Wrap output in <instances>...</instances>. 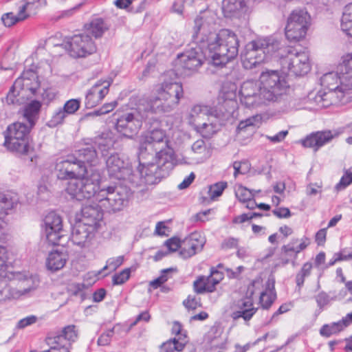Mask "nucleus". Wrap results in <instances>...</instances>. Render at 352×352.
<instances>
[{
	"label": "nucleus",
	"mask_w": 352,
	"mask_h": 352,
	"mask_svg": "<svg viewBox=\"0 0 352 352\" xmlns=\"http://www.w3.org/2000/svg\"><path fill=\"white\" fill-rule=\"evenodd\" d=\"M201 19L195 20V26L192 40L196 45L177 56L175 70L168 71L166 76H189L208 59L209 64L217 70L226 69L220 74L226 76L229 72L227 64L239 54V40L237 35L229 29L218 32L205 30L199 23Z\"/></svg>",
	"instance_id": "1"
},
{
	"label": "nucleus",
	"mask_w": 352,
	"mask_h": 352,
	"mask_svg": "<svg viewBox=\"0 0 352 352\" xmlns=\"http://www.w3.org/2000/svg\"><path fill=\"white\" fill-rule=\"evenodd\" d=\"M149 124L156 127L148 129L140 142L138 161L146 167V179L149 184H158L167 177L174 168L173 155L166 151L168 140L164 130L153 120Z\"/></svg>",
	"instance_id": "2"
},
{
	"label": "nucleus",
	"mask_w": 352,
	"mask_h": 352,
	"mask_svg": "<svg viewBox=\"0 0 352 352\" xmlns=\"http://www.w3.org/2000/svg\"><path fill=\"white\" fill-rule=\"evenodd\" d=\"M259 81V91L262 98L267 101L283 102L284 108L291 106L292 97L287 94L289 85L285 76L278 70L263 72Z\"/></svg>",
	"instance_id": "3"
},
{
	"label": "nucleus",
	"mask_w": 352,
	"mask_h": 352,
	"mask_svg": "<svg viewBox=\"0 0 352 352\" xmlns=\"http://www.w3.org/2000/svg\"><path fill=\"white\" fill-rule=\"evenodd\" d=\"M148 109L147 105H140L136 109L122 113L121 115H115V129L122 136L132 139L138 133L143 121L146 124H150L153 120L158 124V118L154 114L148 113Z\"/></svg>",
	"instance_id": "4"
},
{
	"label": "nucleus",
	"mask_w": 352,
	"mask_h": 352,
	"mask_svg": "<svg viewBox=\"0 0 352 352\" xmlns=\"http://www.w3.org/2000/svg\"><path fill=\"white\" fill-rule=\"evenodd\" d=\"M32 128L29 124L20 122L9 125L5 132L4 145L12 152L29 155L30 161L36 163L37 156L30 145V133Z\"/></svg>",
	"instance_id": "5"
},
{
	"label": "nucleus",
	"mask_w": 352,
	"mask_h": 352,
	"mask_svg": "<svg viewBox=\"0 0 352 352\" xmlns=\"http://www.w3.org/2000/svg\"><path fill=\"white\" fill-rule=\"evenodd\" d=\"M107 169L110 177L119 180H126L135 186L149 184L146 179V167L140 166L134 172L128 161H124L117 153L111 155L106 161Z\"/></svg>",
	"instance_id": "6"
},
{
	"label": "nucleus",
	"mask_w": 352,
	"mask_h": 352,
	"mask_svg": "<svg viewBox=\"0 0 352 352\" xmlns=\"http://www.w3.org/2000/svg\"><path fill=\"white\" fill-rule=\"evenodd\" d=\"M183 96L184 90L181 82L164 79L159 96L147 103L146 105L149 108L148 112L154 116L160 112H170L179 104Z\"/></svg>",
	"instance_id": "7"
},
{
	"label": "nucleus",
	"mask_w": 352,
	"mask_h": 352,
	"mask_svg": "<svg viewBox=\"0 0 352 352\" xmlns=\"http://www.w3.org/2000/svg\"><path fill=\"white\" fill-rule=\"evenodd\" d=\"M280 43L273 37L259 38L247 43L241 52L245 67H256L265 60V55H273Z\"/></svg>",
	"instance_id": "8"
},
{
	"label": "nucleus",
	"mask_w": 352,
	"mask_h": 352,
	"mask_svg": "<svg viewBox=\"0 0 352 352\" xmlns=\"http://www.w3.org/2000/svg\"><path fill=\"white\" fill-rule=\"evenodd\" d=\"M276 53V56L280 59L283 73L301 76L307 74L311 69L309 53L307 51H298L296 48H281L279 46V50Z\"/></svg>",
	"instance_id": "9"
},
{
	"label": "nucleus",
	"mask_w": 352,
	"mask_h": 352,
	"mask_svg": "<svg viewBox=\"0 0 352 352\" xmlns=\"http://www.w3.org/2000/svg\"><path fill=\"white\" fill-rule=\"evenodd\" d=\"M98 194V202L109 213L122 210L126 206L131 190L120 185H105Z\"/></svg>",
	"instance_id": "10"
},
{
	"label": "nucleus",
	"mask_w": 352,
	"mask_h": 352,
	"mask_svg": "<svg viewBox=\"0 0 352 352\" xmlns=\"http://www.w3.org/2000/svg\"><path fill=\"white\" fill-rule=\"evenodd\" d=\"M99 179L91 177H82L72 180L67 183L66 192L72 199L82 201L94 197L98 201V194L105 186Z\"/></svg>",
	"instance_id": "11"
},
{
	"label": "nucleus",
	"mask_w": 352,
	"mask_h": 352,
	"mask_svg": "<svg viewBox=\"0 0 352 352\" xmlns=\"http://www.w3.org/2000/svg\"><path fill=\"white\" fill-rule=\"evenodd\" d=\"M311 24V16L306 9H295L289 15L285 28V36L290 42L303 38Z\"/></svg>",
	"instance_id": "12"
},
{
	"label": "nucleus",
	"mask_w": 352,
	"mask_h": 352,
	"mask_svg": "<svg viewBox=\"0 0 352 352\" xmlns=\"http://www.w3.org/2000/svg\"><path fill=\"white\" fill-rule=\"evenodd\" d=\"M58 45L65 48L73 58L86 57L96 51V47L91 36L85 34L67 37Z\"/></svg>",
	"instance_id": "13"
},
{
	"label": "nucleus",
	"mask_w": 352,
	"mask_h": 352,
	"mask_svg": "<svg viewBox=\"0 0 352 352\" xmlns=\"http://www.w3.org/2000/svg\"><path fill=\"white\" fill-rule=\"evenodd\" d=\"M55 172L58 179H72L83 177L87 170L79 165L76 159L72 155L67 156L66 160L58 162L55 166Z\"/></svg>",
	"instance_id": "14"
},
{
	"label": "nucleus",
	"mask_w": 352,
	"mask_h": 352,
	"mask_svg": "<svg viewBox=\"0 0 352 352\" xmlns=\"http://www.w3.org/2000/svg\"><path fill=\"white\" fill-rule=\"evenodd\" d=\"M46 240L52 245H59L64 236L63 221L60 215L54 211L50 212L43 219Z\"/></svg>",
	"instance_id": "15"
},
{
	"label": "nucleus",
	"mask_w": 352,
	"mask_h": 352,
	"mask_svg": "<svg viewBox=\"0 0 352 352\" xmlns=\"http://www.w3.org/2000/svg\"><path fill=\"white\" fill-rule=\"evenodd\" d=\"M104 210L100 204L91 203L85 204L81 208L80 222L89 226L92 230H98L103 221Z\"/></svg>",
	"instance_id": "16"
},
{
	"label": "nucleus",
	"mask_w": 352,
	"mask_h": 352,
	"mask_svg": "<svg viewBox=\"0 0 352 352\" xmlns=\"http://www.w3.org/2000/svg\"><path fill=\"white\" fill-rule=\"evenodd\" d=\"M342 133V129L318 131L311 133L300 142L304 147L311 148L314 151H317L320 147L330 142L334 138L338 137Z\"/></svg>",
	"instance_id": "17"
},
{
	"label": "nucleus",
	"mask_w": 352,
	"mask_h": 352,
	"mask_svg": "<svg viewBox=\"0 0 352 352\" xmlns=\"http://www.w3.org/2000/svg\"><path fill=\"white\" fill-rule=\"evenodd\" d=\"M96 232V230H91L89 226L86 224L76 220L74 224H71L69 239L74 244L80 248L88 247Z\"/></svg>",
	"instance_id": "18"
},
{
	"label": "nucleus",
	"mask_w": 352,
	"mask_h": 352,
	"mask_svg": "<svg viewBox=\"0 0 352 352\" xmlns=\"http://www.w3.org/2000/svg\"><path fill=\"white\" fill-rule=\"evenodd\" d=\"M72 155L79 165H82L86 170H87V166H92L97 164L98 154L96 146L89 141L85 142Z\"/></svg>",
	"instance_id": "19"
},
{
	"label": "nucleus",
	"mask_w": 352,
	"mask_h": 352,
	"mask_svg": "<svg viewBox=\"0 0 352 352\" xmlns=\"http://www.w3.org/2000/svg\"><path fill=\"white\" fill-rule=\"evenodd\" d=\"M340 77V74L338 72V67L336 73L329 72L321 77V85L326 87L329 90L339 91L342 93L352 89V82H348L346 80H343L342 83Z\"/></svg>",
	"instance_id": "20"
},
{
	"label": "nucleus",
	"mask_w": 352,
	"mask_h": 352,
	"mask_svg": "<svg viewBox=\"0 0 352 352\" xmlns=\"http://www.w3.org/2000/svg\"><path fill=\"white\" fill-rule=\"evenodd\" d=\"M16 80H21L20 84H23V89L29 91L31 96H37L41 91V82L38 76L32 69H28L23 72Z\"/></svg>",
	"instance_id": "21"
},
{
	"label": "nucleus",
	"mask_w": 352,
	"mask_h": 352,
	"mask_svg": "<svg viewBox=\"0 0 352 352\" xmlns=\"http://www.w3.org/2000/svg\"><path fill=\"white\" fill-rule=\"evenodd\" d=\"M241 100L247 107H251L258 104V99L261 98L259 87L253 83H244L240 91Z\"/></svg>",
	"instance_id": "22"
},
{
	"label": "nucleus",
	"mask_w": 352,
	"mask_h": 352,
	"mask_svg": "<svg viewBox=\"0 0 352 352\" xmlns=\"http://www.w3.org/2000/svg\"><path fill=\"white\" fill-rule=\"evenodd\" d=\"M197 236V234L192 233L185 239L184 243H186L188 247H184L180 249L179 255L181 257L185 259L188 258L203 249L205 241L204 239H199Z\"/></svg>",
	"instance_id": "23"
},
{
	"label": "nucleus",
	"mask_w": 352,
	"mask_h": 352,
	"mask_svg": "<svg viewBox=\"0 0 352 352\" xmlns=\"http://www.w3.org/2000/svg\"><path fill=\"white\" fill-rule=\"evenodd\" d=\"M42 108V102L38 100H32L22 108V115L30 124L34 127L39 118Z\"/></svg>",
	"instance_id": "24"
},
{
	"label": "nucleus",
	"mask_w": 352,
	"mask_h": 352,
	"mask_svg": "<svg viewBox=\"0 0 352 352\" xmlns=\"http://www.w3.org/2000/svg\"><path fill=\"white\" fill-rule=\"evenodd\" d=\"M21 80H16L6 97L8 104L21 105L25 102L24 95L28 91L23 89Z\"/></svg>",
	"instance_id": "25"
},
{
	"label": "nucleus",
	"mask_w": 352,
	"mask_h": 352,
	"mask_svg": "<svg viewBox=\"0 0 352 352\" xmlns=\"http://www.w3.org/2000/svg\"><path fill=\"white\" fill-rule=\"evenodd\" d=\"M109 82L100 89H96V86H92L87 92L85 96V107L91 109L96 107L108 94Z\"/></svg>",
	"instance_id": "26"
},
{
	"label": "nucleus",
	"mask_w": 352,
	"mask_h": 352,
	"mask_svg": "<svg viewBox=\"0 0 352 352\" xmlns=\"http://www.w3.org/2000/svg\"><path fill=\"white\" fill-rule=\"evenodd\" d=\"M67 258V255L57 250L52 251L47 258L46 265L49 270L56 272L62 269Z\"/></svg>",
	"instance_id": "27"
},
{
	"label": "nucleus",
	"mask_w": 352,
	"mask_h": 352,
	"mask_svg": "<svg viewBox=\"0 0 352 352\" xmlns=\"http://www.w3.org/2000/svg\"><path fill=\"white\" fill-rule=\"evenodd\" d=\"M338 72L340 74V80L352 82V54L342 57V63L338 65Z\"/></svg>",
	"instance_id": "28"
},
{
	"label": "nucleus",
	"mask_w": 352,
	"mask_h": 352,
	"mask_svg": "<svg viewBox=\"0 0 352 352\" xmlns=\"http://www.w3.org/2000/svg\"><path fill=\"white\" fill-rule=\"evenodd\" d=\"M259 283V280H254L248 285L245 297L239 300L237 302V307L239 310L256 309L254 307L252 296L255 292L256 284Z\"/></svg>",
	"instance_id": "29"
},
{
	"label": "nucleus",
	"mask_w": 352,
	"mask_h": 352,
	"mask_svg": "<svg viewBox=\"0 0 352 352\" xmlns=\"http://www.w3.org/2000/svg\"><path fill=\"white\" fill-rule=\"evenodd\" d=\"M192 117L199 116L200 115L207 116L209 118H214L221 119L223 113L215 107L208 106L195 105L191 109Z\"/></svg>",
	"instance_id": "30"
},
{
	"label": "nucleus",
	"mask_w": 352,
	"mask_h": 352,
	"mask_svg": "<svg viewBox=\"0 0 352 352\" xmlns=\"http://www.w3.org/2000/svg\"><path fill=\"white\" fill-rule=\"evenodd\" d=\"M87 32L96 38H100L104 32L109 30V26L101 18L93 19L88 25H85Z\"/></svg>",
	"instance_id": "31"
},
{
	"label": "nucleus",
	"mask_w": 352,
	"mask_h": 352,
	"mask_svg": "<svg viewBox=\"0 0 352 352\" xmlns=\"http://www.w3.org/2000/svg\"><path fill=\"white\" fill-rule=\"evenodd\" d=\"M341 30L352 38V3L346 6L341 19Z\"/></svg>",
	"instance_id": "32"
},
{
	"label": "nucleus",
	"mask_w": 352,
	"mask_h": 352,
	"mask_svg": "<svg viewBox=\"0 0 352 352\" xmlns=\"http://www.w3.org/2000/svg\"><path fill=\"white\" fill-rule=\"evenodd\" d=\"M261 120L259 116H253L239 122L236 127L238 134L242 132L253 133L256 129V123Z\"/></svg>",
	"instance_id": "33"
},
{
	"label": "nucleus",
	"mask_w": 352,
	"mask_h": 352,
	"mask_svg": "<svg viewBox=\"0 0 352 352\" xmlns=\"http://www.w3.org/2000/svg\"><path fill=\"white\" fill-rule=\"evenodd\" d=\"M336 91H319L314 97V101L320 108H327L333 104V97Z\"/></svg>",
	"instance_id": "34"
},
{
	"label": "nucleus",
	"mask_w": 352,
	"mask_h": 352,
	"mask_svg": "<svg viewBox=\"0 0 352 352\" xmlns=\"http://www.w3.org/2000/svg\"><path fill=\"white\" fill-rule=\"evenodd\" d=\"M19 279L23 280V284L25 287L22 292V294H28L32 291L36 289L41 283L40 277L38 274H24L23 278L19 277Z\"/></svg>",
	"instance_id": "35"
},
{
	"label": "nucleus",
	"mask_w": 352,
	"mask_h": 352,
	"mask_svg": "<svg viewBox=\"0 0 352 352\" xmlns=\"http://www.w3.org/2000/svg\"><path fill=\"white\" fill-rule=\"evenodd\" d=\"M245 3L243 0H223L222 10L226 16L232 15L241 10Z\"/></svg>",
	"instance_id": "36"
},
{
	"label": "nucleus",
	"mask_w": 352,
	"mask_h": 352,
	"mask_svg": "<svg viewBox=\"0 0 352 352\" xmlns=\"http://www.w3.org/2000/svg\"><path fill=\"white\" fill-rule=\"evenodd\" d=\"M28 14L21 13V9L16 15H14L13 12L5 13L1 16V23L3 26L9 28L16 24L19 21H22L27 19Z\"/></svg>",
	"instance_id": "37"
},
{
	"label": "nucleus",
	"mask_w": 352,
	"mask_h": 352,
	"mask_svg": "<svg viewBox=\"0 0 352 352\" xmlns=\"http://www.w3.org/2000/svg\"><path fill=\"white\" fill-rule=\"evenodd\" d=\"M67 117V115L63 110H62L61 107H59L52 113L50 119L46 123V126L49 128L54 129L63 125Z\"/></svg>",
	"instance_id": "38"
},
{
	"label": "nucleus",
	"mask_w": 352,
	"mask_h": 352,
	"mask_svg": "<svg viewBox=\"0 0 352 352\" xmlns=\"http://www.w3.org/2000/svg\"><path fill=\"white\" fill-rule=\"evenodd\" d=\"M15 202L10 195L0 192V220L3 218L9 210H11Z\"/></svg>",
	"instance_id": "39"
},
{
	"label": "nucleus",
	"mask_w": 352,
	"mask_h": 352,
	"mask_svg": "<svg viewBox=\"0 0 352 352\" xmlns=\"http://www.w3.org/2000/svg\"><path fill=\"white\" fill-rule=\"evenodd\" d=\"M345 327L342 324V320L328 324H324L320 329V333L324 337L329 338L342 331Z\"/></svg>",
	"instance_id": "40"
},
{
	"label": "nucleus",
	"mask_w": 352,
	"mask_h": 352,
	"mask_svg": "<svg viewBox=\"0 0 352 352\" xmlns=\"http://www.w3.org/2000/svg\"><path fill=\"white\" fill-rule=\"evenodd\" d=\"M208 278L206 276H199L193 283V289L195 293L202 294L206 292L212 293V289L209 287Z\"/></svg>",
	"instance_id": "41"
},
{
	"label": "nucleus",
	"mask_w": 352,
	"mask_h": 352,
	"mask_svg": "<svg viewBox=\"0 0 352 352\" xmlns=\"http://www.w3.org/2000/svg\"><path fill=\"white\" fill-rule=\"evenodd\" d=\"M107 134L102 133L89 140V141L96 146V148H98L102 152L107 151L109 148L111 142V139L107 138Z\"/></svg>",
	"instance_id": "42"
},
{
	"label": "nucleus",
	"mask_w": 352,
	"mask_h": 352,
	"mask_svg": "<svg viewBox=\"0 0 352 352\" xmlns=\"http://www.w3.org/2000/svg\"><path fill=\"white\" fill-rule=\"evenodd\" d=\"M185 347V343L179 342L177 338L170 339L164 342L160 347L161 352H174L175 351H181Z\"/></svg>",
	"instance_id": "43"
},
{
	"label": "nucleus",
	"mask_w": 352,
	"mask_h": 352,
	"mask_svg": "<svg viewBox=\"0 0 352 352\" xmlns=\"http://www.w3.org/2000/svg\"><path fill=\"white\" fill-rule=\"evenodd\" d=\"M312 269V264L309 262H307L303 264L301 270L296 276V283L298 289H300L304 285L305 278L308 277L311 274Z\"/></svg>",
	"instance_id": "44"
},
{
	"label": "nucleus",
	"mask_w": 352,
	"mask_h": 352,
	"mask_svg": "<svg viewBox=\"0 0 352 352\" xmlns=\"http://www.w3.org/2000/svg\"><path fill=\"white\" fill-rule=\"evenodd\" d=\"M173 272H177V268L170 267L162 270L160 276L151 280L149 283V285L153 289L159 288L168 280L170 278L169 274Z\"/></svg>",
	"instance_id": "45"
},
{
	"label": "nucleus",
	"mask_w": 352,
	"mask_h": 352,
	"mask_svg": "<svg viewBox=\"0 0 352 352\" xmlns=\"http://www.w3.org/2000/svg\"><path fill=\"white\" fill-rule=\"evenodd\" d=\"M81 100L79 98L70 99L66 101L62 110L67 116L74 114L80 107Z\"/></svg>",
	"instance_id": "46"
},
{
	"label": "nucleus",
	"mask_w": 352,
	"mask_h": 352,
	"mask_svg": "<svg viewBox=\"0 0 352 352\" xmlns=\"http://www.w3.org/2000/svg\"><path fill=\"white\" fill-rule=\"evenodd\" d=\"M235 195L239 201L242 203H245L250 199H252L254 196L252 190H250L242 185H239L237 186L235 190Z\"/></svg>",
	"instance_id": "47"
},
{
	"label": "nucleus",
	"mask_w": 352,
	"mask_h": 352,
	"mask_svg": "<svg viewBox=\"0 0 352 352\" xmlns=\"http://www.w3.org/2000/svg\"><path fill=\"white\" fill-rule=\"evenodd\" d=\"M227 186L228 184L226 182H217L211 185L208 190L211 199H214L220 197Z\"/></svg>",
	"instance_id": "48"
},
{
	"label": "nucleus",
	"mask_w": 352,
	"mask_h": 352,
	"mask_svg": "<svg viewBox=\"0 0 352 352\" xmlns=\"http://www.w3.org/2000/svg\"><path fill=\"white\" fill-rule=\"evenodd\" d=\"M257 310L258 309L238 310L233 311L231 316L233 320H237L240 318H242L245 321H249L255 314Z\"/></svg>",
	"instance_id": "49"
},
{
	"label": "nucleus",
	"mask_w": 352,
	"mask_h": 352,
	"mask_svg": "<svg viewBox=\"0 0 352 352\" xmlns=\"http://www.w3.org/2000/svg\"><path fill=\"white\" fill-rule=\"evenodd\" d=\"M131 268H125L120 273L116 274L112 277L113 285H118L124 283L130 277Z\"/></svg>",
	"instance_id": "50"
},
{
	"label": "nucleus",
	"mask_w": 352,
	"mask_h": 352,
	"mask_svg": "<svg viewBox=\"0 0 352 352\" xmlns=\"http://www.w3.org/2000/svg\"><path fill=\"white\" fill-rule=\"evenodd\" d=\"M352 184V168L347 170L341 177L339 183H338L335 188L337 191L342 190Z\"/></svg>",
	"instance_id": "51"
},
{
	"label": "nucleus",
	"mask_w": 352,
	"mask_h": 352,
	"mask_svg": "<svg viewBox=\"0 0 352 352\" xmlns=\"http://www.w3.org/2000/svg\"><path fill=\"white\" fill-rule=\"evenodd\" d=\"M8 252L5 247L0 246V278L6 276L8 268Z\"/></svg>",
	"instance_id": "52"
},
{
	"label": "nucleus",
	"mask_w": 352,
	"mask_h": 352,
	"mask_svg": "<svg viewBox=\"0 0 352 352\" xmlns=\"http://www.w3.org/2000/svg\"><path fill=\"white\" fill-rule=\"evenodd\" d=\"M216 123H214L212 121L210 124H207L206 122L201 124V127H197V131L201 133L202 136L205 138H210L212 135L215 133L216 129H214V126Z\"/></svg>",
	"instance_id": "53"
},
{
	"label": "nucleus",
	"mask_w": 352,
	"mask_h": 352,
	"mask_svg": "<svg viewBox=\"0 0 352 352\" xmlns=\"http://www.w3.org/2000/svg\"><path fill=\"white\" fill-rule=\"evenodd\" d=\"M276 298V294H267L266 292H262L260 295V302L263 309H268Z\"/></svg>",
	"instance_id": "54"
},
{
	"label": "nucleus",
	"mask_w": 352,
	"mask_h": 352,
	"mask_svg": "<svg viewBox=\"0 0 352 352\" xmlns=\"http://www.w3.org/2000/svg\"><path fill=\"white\" fill-rule=\"evenodd\" d=\"M264 214L261 212H249L243 213L241 215H238L234 217L232 222L234 223H243L247 221L251 220L256 217H262Z\"/></svg>",
	"instance_id": "55"
},
{
	"label": "nucleus",
	"mask_w": 352,
	"mask_h": 352,
	"mask_svg": "<svg viewBox=\"0 0 352 352\" xmlns=\"http://www.w3.org/2000/svg\"><path fill=\"white\" fill-rule=\"evenodd\" d=\"M181 240L177 236H173L164 243V245L168 248L170 252H176L179 248H181Z\"/></svg>",
	"instance_id": "56"
},
{
	"label": "nucleus",
	"mask_w": 352,
	"mask_h": 352,
	"mask_svg": "<svg viewBox=\"0 0 352 352\" xmlns=\"http://www.w3.org/2000/svg\"><path fill=\"white\" fill-rule=\"evenodd\" d=\"M37 317L34 315L28 316L25 318L21 319L16 324V327L17 329H24L28 326H30L37 322Z\"/></svg>",
	"instance_id": "57"
},
{
	"label": "nucleus",
	"mask_w": 352,
	"mask_h": 352,
	"mask_svg": "<svg viewBox=\"0 0 352 352\" xmlns=\"http://www.w3.org/2000/svg\"><path fill=\"white\" fill-rule=\"evenodd\" d=\"M114 329H109L105 333H103L98 338L97 343L99 346H107L111 342V338L113 336Z\"/></svg>",
	"instance_id": "58"
},
{
	"label": "nucleus",
	"mask_w": 352,
	"mask_h": 352,
	"mask_svg": "<svg viewBox=\"0 0 352 352\" xmlns=\"http://www.w3.org/2000/svg\"><path fill=\"white\" fill-rule=\"evenodd\" d=\"M183 304L188 309H195L198 307H201L200 298L190 295L188 296L187 299L184 300Z\"/></svg>",
	"instance_id": "59"
},
{
	"label": "nucleus",
	"mask_w": 352,
	"mask_h": 352,
	"mask_svg": "<svg viewBox=\"0 0 352 352\" xmlns=\"http://www.w3.org/2000/svg\"><path fill=\"white\" fill-rule=\"evenodd\" d=\"M62 336L64 337V340H74V339L77 337V335L75 332V326L74 325H68L64 327L61 331Z\"/></svg>",
	"instance_id": "60"
},
{
	"label": "nucleus",
	"mask_w": 352,
	"mask_h": 352,
	"mask_svg": "<svg viewBox=\"0 0 352 352\" xmlns=\"http://www.w3.org/2000/svg\"><path fill=\"white\" fill-rule=\"evenodd\" d=\"M316 300L318 306L322 309L329 302V296L324 292H320L316 296Z\"/></svg>",
	"instance_id": "61"
},
{
	"label": "nucleus",
	"mask_w": 352,
	"mask_h": 352,
	"mask_svg": "<svg viewBox=\"0 0 352 352\" xmlns=\"http://www.w3.org/2000/svg\"><path fill=\"white\" fill-rule=\"evenodd\" d=\"M272 213L279 219L289 218L292 213L288 208L280 207L272 210Z\"/></svg>",
	"instance_id": "62"
},
{
	"label": "nucleus",
	"mask_w": 352,
	"mask_h": 352,
	"mask_svg": "<svg viewBox=\"0 0 352 352\" xmlns=\"http://www.w3.org/2000/svg\"><path fill=\"white\" fill-rule=\"evenodd\" d=\"M84 288L85 285L83 283H75L72 285L70 291L73 296H76L80 295L81 296L82 300H84V298H85V294L83 292Z\"/></svg>",
	"instance_id": "63"
},
{
	"label": "nucleus",
	"mask_w": 352,
	"mask_h": 352,
	"mask_svg": "<svg viewBox=\"0 0 352 352\" xmlns=\"http://www.w3.org/2000/svg\"><path fill=\"white\" fill-rule=\"evenodd\" d=\"M123 261V256H119L116 258H110L107 260V266H109V267L111 268L113 271H115L122 264Z\"/></svg>",
	"instance_id": "64"
}]
</instances>
